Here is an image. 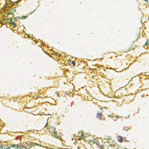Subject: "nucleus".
Returning <instances> with one entry per match:
<instances>
[{"instance_id":"obj_1","label":"nucleus","mask_w":149,"mask_h":149,"mask_svg":"<svg viewBox=\"0 0 149 149\" xmlns=\"http://www.w3.org/2000/svg\"><path fill=\"white\" fill-rule=\"evenodd\" d=\"M48 123L46 124V125L44 127V130L47 131H49L52 134V135L54 136L55 138L58 137V136L57 134V132L55 131V128L54 127H51L50 126L49 127V125H47Z\"/></svg>"},{"instance_id":"obj_2","label":"nucleus","mask_w":149,"mask_h":149,"mask_svg":"<svg viewBox=\"0 0 149 149\" xmlns=\"http://www.w3.org/2000/svg\"><path fill=\"white\" fill-rule=\"evenodd\" d=\"M41 146L40 145L36 143H33L29 141L27 142L24 144V145H21L22 147L26 149H29L32 146Z\"/></svg>"},{"instance_id":"obj_3","label":"nucleus","mask_w":149,"mask_h":149,"mask_svg":"<svg viewBox=\"0 0 149 149\" xmlns=\"http://www.w3.org/2000/svg\"><path fill=\"white\" fill-rule=\"evenodd\" d=\"M7 20L12 25H15V22L16 21L15 20V19H12L9 18L7 19Z\"/></svg>"},{"instance_id":"obj_4","label":"nucleus","mask_w":149,"mask_h":149,"mask_svg":"<svg viewBox=\"0 0 149 149\" xmlns=\"http://www.w3.org/2000/svg\"><path fill=\"white\" fill-rule=\"evenodd\" d=\"M102 116V114L101 113H98L97 115V118L99 120L101 119V118Z\"/></svg>"},{"instance_id":"obj_5","label":"nucleus","mask_w":149,"mask_h":149,"mask_svg":"<svg viewBox=\"0 0 149 149\" xmlns=\"http://www.w3.org/2000/svg\"><path fill=\"white\" fill-rule=\"evenodd\" d=\"M15 20L16 21L15 22V25H13V26H15L18 25H19L20 24V22L19 21H18L17 20L15 19Z\"/></svg>"},{"instance_id":"obj_6","label":"nucleus","mask_w":149,"mask_h":149,"mask_svg":"<svg viewBox=\"0 0 149 149\" xmlns=\"http://www.w3.org/2000/svg\"><path fill=\"white\" fill-rule=\"evenodd\" d=\"M118 141L121 142L123 141L122 138L120 136H118Z\"/></svg>"},{"instance_id":"obj_7","label":"nucleus","mask_w":149,"mask_h":149,"mask_svg":"<svg viewBox=\"0 0 149 149\" xmlns=\"http://www.w3.org/2000/svg\"><path fill=\"white\" fill-rule=\"evenodd\" d=\"M13 12H16V9H11L10 10V13H9V14H12L13 13Z\"/></svg>"},{"instance_id":"obj_8","label":"nucleus","mask_w":149,"mask_h":149,"mask_svg":"<svg viewBox=\"0 0 149 149\" xmlns=\"http://www.w3.org/2000/svg\"><path fill=\"white\" fill-rule=\"evenodd\" d=\"M22 147L21 146H19V145L17 144V147L15 148V149H21Z\"/></svg>"},{"instance_id":"obj_9","label":"nucleus","mask_w":149,"mask_h":149,"mask_svg":"<svg viewBox=\"0 0 149 149\" xmlns=\"http://www.w3.org/2000/svg\"><path fill=\"white\" fill-rule=\"evenodd\" d=\"M121 116H116V117H115L113 119V120H114V121H116L117 120V118H120V117H121Z\"/></svg>"},{"instance_id":"obj_10","label":"nucleus","mask_w":149,"mask_h":149,"mask_svg":"<svg viewBox=\"0 0 149 149\" xmlns=\"http://www.w3.org/2000/svg\"><path fill=\"white\" fill-rule=\"evenodd\" d=\"M11 147L15 148L17 147V145L16 144H12L11 145Z\"/></svg>"},{"instance_id":"obj_11","label":"nucleus","mask_w":149,"mask_h":149,"mask_svg":"<svg viewBox=\"0 0 149 149\" xmlns=\"http://www.w3.org/2000/svg\"><path fill=\"white\" fill-rule=\"evenodd\" d=\"M145 45L147 46L149 45V40H147V42L146 43Z\"/></svg>"},{"instance_id":"obj_12","label":"nucleus","mask_w":149,"mask_h":149,"mask_svg":"<svg viewBox=\"0 0 149 149\" xmlns=\"http://www.w3.org/2000/svg\"><path fill=\"white\" fill-rule=\"evenodd\" d=\"M4 145L3 144L1 146H0V149H4Z\"/></svg>"},{"instance_id":"obj_13","label":"nucleus","mask_w":149,"mask_h":149,"mask_svg":"<svg viewBox=\"0 0 149 149\" xmlns=\"http://www.w3.org/2000/svg\"><path fill=\"white\" fill-rule=\"evenodd\" d=\"M72 63L73 65L74 66H75V62L74 61H72Z\"/></svg>"},{"instance_id":"obj_14","label":"nucleus","mask_w":149,"mask_h":149,"mask_svg":"<svg viewBox=\"0 0 149 149\" xmlns=\"http://www.w3.org/2000/svg\"><path fill=\"white\" fill-rule=\"evenodd\" d=\"M11 148V147L10 146H9V147H8L6 148H4V149H10Z\"/></svg>"},{"instance_id":"obj_15","label":"nucleus","mask_w":149,"mask_h":149,"mask_svg":"<svg viewBox=\"0 0 149 149\" xmlns=\"http://www.w3.org/2000/svg\"><path fill=\"white\" fill-rule=\"evenodd\" d=\"M27 17V16H23L22 17V18H23V19H25L26 18V17Z\"/></svg>"},{"instance_id":"obj_16","label":"nucleus","mask_w":149,"mask_h":149,"mask_svg":"<svg viewBox=\"0 0 149 149\" xmlns=\"http://www.w3.org/2000/svg\"><path fill=\"white\" fill-rule=\"evenodd\" d=\"M104 146V145L101 146V147L100 148V149H103Z\"/></svg>"},{"instance_id":"obj_17","label":"nucleus","mask_w":149,"mask_h":149,"mask_svg":"<svg viewBox=\"0 0 149 149\" xmlns=\"http://www.w3.org/2000/svg\"><path fill=\"white\" fill-rule=\"evenodd\" d=\"M130 129L129 128H128V127H127V128H125V130H129Z\"/></svg>"},{"instance_id":"obj_18","label":"nucleus","mask_w":149,"mask_h":149,"mask_svg":"<svg viewBox=\"0 0 149 149\" xmlns=\"http://www.w3.org/2000/svg\"><path fill=\"white\" fill-rule=\"evenodd\" d=\"M84 135V133L83 132H81V135L83 136Z\"/></svg>"},{"instance_id":"obj_19","label":"nucleus","mask_w":149,"mask_h":149,"mask_svg":"<svg viewBox=\"0 0 149 149\" xmlns=\"http://www.w3.org/2000/svg\"><path fill=\"white\" fill-rule=\"evenodd\" d=\"M80 148V147H79L78 146L77 147V149H79Z\"/></svg>"},{"instance_id":"obj_20","label":"nucleus","mask_w":149,"mask_h":149,"mask_svg":"<svg viewBox=\"0 0 149 149\" xmlns=\"http://www.w3.org/2000/svg\"><path fill=\"white\" fill-rule=\"evenodd\" d=\"M109 116V117H113V116H112L110 115V116Z\"/></svg>"},{"instance_id":"obj_21","label":"nucleus","mask_w":149,"mask_h":149,"mask_svg":"<svg viewBox=\"0 0 149 149\" xmlns=\"http://www.w3.org/2000/svg\"><path fill=\"white\" fill-rule=\"evenodd\" d=\"M129 117H130V115H129L128 116V118H129Z\"/></svg>"},{"instance_id":"obj_22","label":"nucleus","mask_w":149,"mask_h":149,"mask_svg":"<svg viewBox=\"0 0 149 149\" xmlns=\"http://www.w3.org/2000/svg\"><path fill=\"white\" fill-rule=\"evenodd\" d=\"M125 149H127V148H125Z\"/></svg>"}]
</instances>
